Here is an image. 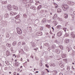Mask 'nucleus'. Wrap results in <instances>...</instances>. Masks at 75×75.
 Returning a JSON list of instances; mask_svg holds the SVG:
<instances>
[{
	"label": "nucleus",
	"mask_w": 75,
	"mask_h": 75,
	"mask_svg": "<svg viewBox=\"0 0 75 75\" xmlns=\"http://www.w3.org/2000/svg\"><path fill=\"white\" fill-rule=\"evenodd\" d=\"M62 8L64 11H66L69 8V6L67 4H63L62 6Z\"/></svg>",
	"instance_id": "nucleus-1"
},
{
	"label": "nucleus",
	"mask_w": 75,
	"mask_h": 75,
	"mask_svg": "<svg viewBox=\"0 0 75 75\" xmlns=\"http://www.w3.org/2000/svg\"><path fill=\"white\" fill-rule=\"evenodd\" d=\"M16 29L17 30V33L18 34H22V30L21 29L18 28H16Z\"/></svg>",
	"instance_id": "nucleus-2"
},
{
	"label": "nucleus",
	"mask_w": 75,
	"mask_h": 75,
	"mask_svg": "<svg viewBox=\"0 0 75 75\" xmlns=\"http://www.w3.org/2000/svg\"><path fill=\"white\" fill-rule=\"evenodd\" d=\"M59 66H60L61 68H64V63L63 62L60 61L59 62Z\"/></svg>",
	"instance_id": "nucleus-3"
},
{
	"label": "nucleus",
	"mask_w": 75,
	"mask_h": 75,
	"mask_svg": "<svg viewBox=\"0 0 75 75\" xmlns=\"http://www.w3.org/2000/svg\"><path fill=\"white\" fill-rule=\"evenodd\" d=\"M36 35L38 36H41L42 35V33L41 32H38L36 33Z\"/></svg>",
	"instance_id": "nucleus-4"
},
{
	"label": "nucleus",
	"mask_w": 75,
	"mask_h": 75,
	"mask_svg": "<svg viewBox=\"0 0 75 75\" xmlns=\"http://www.w3.org/2000/svg\"><path fill=\"white\" fill-rule=\"evenodd\" d=\"M57 14L56 13L54 14L52 17L53 20H56L57 18Z\"/></svg>",
	"instance_id": "nucleus-5"
},
{
	"label": "nucleus",
	"mask_w": 75,
	"mask_h": 75,
	"mask_svg": "<svg viewBox=\"0 0 75 75\" xmlns=\"http://www.w3.org/2000/svg\"><path fill=\"white\" fill-rule=\"evenodd\" d=\"M15 22L17 24L18 23H20L21 22V21L20 19H17L15 20Z\"/></svg>",
	"instance_id": "nucleus-6"
},
{
	"label": "nucleus",
	"mask_w": 75,
	"mask_h": 75,
	"mask_svg": "<svg viewBox=\"0 0 75 75\" xmlns=\"http://www.w3.org/2000/svg\"><path fill=\"white\" fill-rule=\"evenodd\" d=\"M10 14L11 16H15V15H16L17 13L16 12H11Z\"/></svg>",
	"instance_id": "nucleus-7"
},
{
	"label": "nucleus",
	"mask_w": 75,
	"mask_h": 75,
	"mask_svg": "<svg viewBox=\"0 0 75 75\" xmlns=\"http://www.w3.org/2000/svg\"><path fill=\"white\" fill-rule=\"evenodd\" d=\"M62 33H61V32H59L57 34V35L58 37H60L62 35Z\"/></svg>",
	"instance_id": "nucleus-8"
},
{
	"label": "nucleus",
	"mask_w": 75,
	"mask_h": 75,
	"mask_svg": "<svg viewBox=\"0 0 75 75\" xmlns=\"http://www.w3.org/2000/svg\"><path fill=\"white\" fill-rule=\"evenodd\" d=\"M71 36L72 37V38H75V34H74V32H72L71 33Z\"/></svg>",
	"instance_id": "nucleus-9"
},
{
	"label": "nucleus",
	"mask_w": 75,
	"mask_h": 75,
	"mask_svg": "<svg viewBox=\"0 0 75 75\" xmlns=\"http://www.w3.org/2000/svg\"><path fill=\"white\" fill-rule=\"evenodd\" d=\"M7 8H8L9 9V10H11L12 6L11 5H8L7 6Z\"/></svg>",
	"instance_id": "nucleus-10"
},
{
	"label": "nucleus",
	"mask_w": 75,
	"mask_h": 75,
	"mask_svg": "<svg viewBox=\"0 0 75 75\" xmlns=\"http://www.w3.org/2000/svg\"><path fill=\"white\" fill-rule=\"evenodd\" d=\"M9 16V15H8V14L6 13L5 14L4 16V17L5 18H8V16Z\"/></svg>",
	"instance_id": "nucleus-11"
},
{
	"label": "nucleus",
	"mask_w": 75,
	"mask_h": 75,
	"mask_svg": "<svg viewBox=\"0 0 75 75\" xmlns=\"http://www.w3.org/2000/svg\"><path fill=\"white\" fill-rule=\"evenodd\" d=\"M6 54L7 56H8L9 55H10V52H9V51H8V50L6 51Z\"/></svg>",
	"instance_id": "nucleus-12"
},
{
	"label": "nucleus",
	"mask_w": 75,
	"mask_h": 75,
	"mask_svg": "<svg viewBox=\"0 0 75 75\" xmlns=\"http://www.w3.org/2000/svg\"><path fill=\"white\" fill-rule=\"evenodd\" d=\"M13 7L14 8V10H18L17 7L15 6V5H14L13 6Z\"/></svg>",
	"instance_id": "nucleus-13"
},
{
	"label": "nucleus",
	"mask_w": 75,
	"mask_h": 75,
	"mask_svg": "<svg viewBox=\"0 0 75 75\" xmlns=\"http://www.w3.org/2000/svg\"><path fill=\"white\" fill-rule=\"evenodd\" d=\"M64 42L65 43H69V39H66L64 40Z\"/></svg>",
	"instance_id": "nucleus-14"
},
{
	"label": "nucleus",
	"mask_w": 75,
	"mask_h": 75,
	"mask_svg": "<svg viewBox=\"0 0 75 75\" xmlns=\"http://www.w3.org/2000/svg\"><path fill=\"white\" fill-rule=\"evenodd\" d=\"M27 29L28 30H30V31H31L32 30V28L31 26H28L27 28Z\"/></svg>",
	"instance_id": "nucleus-15"
},
{
	"label": "nucleus",
	"mask_w": 75,
	"mask_h": 75,
	"mask_svg": "<svg viewBox=\"0 0 75 75\" xmlns=\"http://www.w3.org/2000/svg\"><path fill=\"white\" fill-rule=\"evenodd\" d=\"M15 65L16 67H17L19 65V63L18 62H16L15 63Z\"/></svg>",
	"instance_id": "nucleus-16"
},
{
	"label": "nucleus",
	"mask_w": 75,
	"mask_h": 75,
	"mask_svg": "<svg viewBox=\"0 0 75 75\" xmlns=\"http://www.w3.org/2000/svg\"><path fill=\"white\" fill-rule=\"evenodd\" d=\"M68 15L67 14H64V17L65 18H68Z\"/></svg>",
	"instance_id": "nucleus-17"
},
{
	"label": "nucleus",
	"mask_w": 75,
	"mask_h": 75,
	"mask_svg": "<svg viewBox=\"0 0 75 75\" xmlns=\"http://www.w3.org/2000/svg\"><path fill=\"white\" fill-rule=\"evenodd\" d=\"M50 65L51 67H55V64L54 63H52Z\"/></svg>",
	"instance_id": "nucleus-18"
},
{
	"label": "nucleus",
	"mask_w": 75,
	"mask_h": 75,
	"mask_svg": "<svg viewBox=\"0 0 75 75\" xmlns=\"http://www.w3.org/2000/svg\"><path fill=\"white\" fill-rule=\"evenodd\" d=\"M57 13H61V9L60 8H58L57 10Z\"/></svg>",
	"instance_id": "nucleus-19"
},
{
	"label": "nucleus",
	"mask_w": 75,
	"mask_h": 75,
	"mask_svg": "<svg viewBox=\"0 0 75 75\" xmlns=\"http://www.w3.org/2000/svg\"><path fill=\"white\" fill-rule=\"evenodd\" d=\"M42 21V23H46V21H47V19L45 18L43 19Z\"/></svg>",
	"instance_id": "nucleus-20"
},
{
	"label": "nucleus",
	"mask_w": 75,
	"mask_h": 75,
	"mask_svg": "<svg viewBox=\"0 0 75 75\" xmlns=\"http://www.w3.org/2000/svg\"><path fill=\"white\" fill-rule=\"evenodd\" d=\"M11 45L9 43H7L6 44V46H7L8 47H11Z\"/></svg>",
	"instance_id": "nucleus-21"
},
{
	"label": "nucleus",
	"mask_w": 75,
	"mask_h": 75,
	"mask_svg": "<svg viewBox=\"0 0 75 75\" xmlns=\"http://www.w3.org/2000/svg\"><path fill=\"white\" fill-rule=\"evenodd\" d=\"M53 23L54 24V25H57V22L56 21H53Z\"/></svg>",
	"instance_id": "nucleus-22"
},
{
	"label": "nucleus",
	"mask_w": 75,
	"mask_h": 75,
	"mask_svg": "<svg viewBox=\"0 0 75 75\" xmlns=\"http://www.w3.org/2000/svg\"><path fill=\"white\" fill-rule=\"evenodd\" d=\"M46 27L48 28H51V25H46Z\"/></svg>",
	"instance_id": "nucleus-23"
},
{
	"label": "nucleus",
	"mask_w": 75,
	"mask_h": 75,
	"mask_svg": "<svg viewBox=\"0 0 75 75\" xmlns=\"http://www.w3.org/2000/svg\"><path fill=\"white\" fill-rule=\"evenodd\" d=\"M2 4H6L7 3V0L4 1L2 2Z\"/></svg>",
	"instance_id": "nucleus-24"
},
{
	"label": "nucleus",
	"mask_w": 75,
	"mask_h": 75,
	"mask_svg": "<svg viewBox=\"0 0 75 75\" xmlns=\"http://www.w3.org/2000/svg\"><path fill=\"white\" fill-rule=\"evenodd\" d=\"M64 37H69V34H67V33H65L64 35Z\"/></svg>",
	"instance_id": "nucleus-25"
},
{
	"label": "nucleus",
	"mask_w": 75,
	"mask_h": 75,
	"mask_svg": "<svg viewBox=\"0 0 75 75\" xmlns=\"http://www.w3.org/2000/svg\"><path fill=\"white\" fill-rule=\"evenodd\" d=\"M61 27V25H58L57 27V29H60V28Z\"/></svg>",
	"instance_id": "nucleus-26"
},
{
	"label": "nucleus",
	"mask_w": 75,
	"mask_h": 75,
	"mask_svg": "<svg viewBox=\"0 0 75 75\" xmlns=\"http://www.w3.org/2000/svg\"><path fill=\"white\" fill-rule=\"evenodd\" d=\"M27 0H23L22 1L24 4H25V3H27Z\"/></svg>",
	"instance_id": "nucleus-27"
},
{
	"label": "nucleus",
	"mask_w": 75,
	"mask_h": 75,
	"mask_svg": "<svg viewBox=\"0 0 75 75\" xmlns=\"http://www.w3.org/2000/svg\"><path fill=\"white\" fill-rule=\"evenodd\" d=\"M13 45L14 46H15L16 45V41H14L13 43Z\"/></svg>",
	"instance_id": "nucleus-28"
},
{
	"label": "nucleus",
	"mask_w": 75,
	"mask_h": 75,
	"mask_svg": "<svg viewBox=\"0 0 75 75\" xmlns=\"http://www.w3.org/2000/svg\"><path fill=\"white\" fill-rule=\"evenodd\" d=\"M45 46L47 47H49L50 46V44L48 43H46L45 44Z\"/></svg>",
	"instance_id": "nucleus-29"
},
{
	"label": "nucleus",
	"mask_w": 75,
	"mask_h": 75,
	"mask_svg": "<svg viewBox=\"0 0 75 75\" xmlns=\"http://www.w3.org/2000/svg\"><path fill=\"white\" fill-rule=\"evenodd\" d=\"M30 8L31 9H32L33 10H36V8H35V7H30Z\"/></svg>",
	"instance_id": "nucleus-30"
},
{
	"label": "nucleus",
	"mask_w": 75,
	"mask_h": 75,
	"mask_svg": "<svg viewBox=\"0 0 75 75\" xmlns=\"http://www.w3.org/2000/svg\"><path fill=\"white\" fill-rule=\"evenodd\" d=\"M42 7V5H40L38 7V10H39V9H40V8H41Z\"/></svg>",
	"instance_id": "nucleus-31"
},
{
	"label": "nucleus",
	"mask_w": 75,
	"mask_h": 75,
	"mask_svg": "<svg viewBox=\"0 0 75 75\" xmlns=\"http://www.w3.org/2000/svg\"><path fill=\"white\" fill-rule=\"evenodd\" d=\"M70 4H71V5H74V2H72V1H70Z\"/></svg>",
	"instance_id": "nucleus-32"
},
{
	"label": "nucleus",
	"mask_w": 75,
	"mask_h": 75,
	"mask_svg": "<svg viewBox=\"0 0 75 75\" xmlns=\"http://www.w3.org/2000/svg\"><path fill=\"white\" fill-rule=\"evenodd\" d=\"M30 3V2H27V7H29V6H30V5L29 4Z\"/></svg>",
	"instance_id": "nucleus-33"
},
{
	"label": "nucleus",
	"mask_w": 75,
	"mask_h": 75,
	"mask_svg": "<svg viewBox=\"0 0 75 75\" xmlns=\"http://www.w3.org/2000/svg\"><path fill=\"white\" fill-rule=\"evenodd\" d=\"M45 11L44 10H42L40 11V12L41 13H44Z\"/></svg>",
	"instance_id": "nucleus-34"
},
{
	"label": "nucleus",
	"mask_w": 75,
	"mask_h": 75,
	"mask_svg": "<svg viewBox=\"0 0 75 75\" xmlns=\"http://www.w3.org/2000/svg\"><path fill=\"white\" fill-rule=\"evenodd\" d=\"M5 63H6L7 65H8L9 64V62H8V61H5Z\"/></svg>",
	"instance_id": "nucleus-35"
},
{
	"label": "nucleus",
	"mask_w": 75,
	"mask_h": 75,
	"mask_svg": "<svg viewBox=\"0 0 75 75\" xmlns=\"http://www.w3.org/2000/svg\"><path fill=\"white\" fill-rule=\"evenodd\" d=\"M54 4V6H55V8H57V7H58V5H57V4Z\"/></svg>",
	"instance_id": "nucleus-36"
},
{
	"label": "nucleus",
	"mask_w": 75,
	"mask_h": 75,
	"mask_svg": "<svg viewBox=\"0 0 75 75\" xmlns=\"http://www.w3.org/2000/svg\"><path fill=\"white\" fill-rule=\"evenodd\" d=\"M59 47L61 49V50H63V49H64V48H63V46L62 45H60Z\"/></svg>",
	"instance_id": "nucleus-37"
},
{
	"label": "nucleus",
	"mask_w": 75,
	"mask_h": 75,
	"mask_svg": "<svg viewBox=\"0 0 75 75\" xmlns=\"http://www.w3.org/2000/svg\"><path fill=\"white\" fill-rule=\"evenodd\" d=\"M20 18V16H19V15H18L15 17V18H16H16Z\"/></svg>",
	"instance_id": "nucleus-38"
},
{
	"label": "nucleus",
	"mask_w": 75,
	"mask_h": 75,
	"mask_svg": "<svg viewBox=\"0 0 75 75\" xmlns=\"http://www.w3.org/2000/svg\"><path fill=\"white\" fill-rule=\"evenodd\" d=\"M22 45H25V42H23L22 43Z\"/></svg>",
	"instance_id": "nucleus-39"
},
{
	"label": "nucleus",
	"mask_w": 75,
	"mask_h": 75,
	"mask_svg": "<svg viewBox=\"0 0 75 75\" xmlns=\"http://www.w3.org/2000/svg\"><path fill=\"white\" fill-rule=\"evenodd\" d=\"M45 67H46L47 68H49V65L48 64H45Z\"/></svg>",
	"instance_id": "nucleus-40"
},
{
	"label": "nucleus",
	"mask_w": 75,
	"mask_h": 75,
	"mask_svg": "<svg viewBox=\"0 0 75 75\" xmlns=\"http://www.w3.org/2000/svg\"><path fill=\"white\" fill-rule=\"evenodd\" d=\"M63 30H64L65 32H66V31H67V28H63Z\"/></svg>",
	"instance_id": "nucleus-41"
},
{
	"label": "nucleus",
	"mask_w": 75,
	"mask_h": 75,
	"mask_svg": "<svg viewBox=\"0 0 75 75\" xmlns=\"http://www.w3.org/2000/svg\"><path fill=\"white\" fill-rule=\"evenodd\" d=\"M51 48H52V49L53 50V49H54V48H55V47H54V46L52 45L51 47Z\"/></svg>",
	"instance_id": "nucleus-42"
},
{
	"label": "nucleus",
	"mask_w": 75,
	"mask_h": 75,
	"mask_svg": "<svg viewBox=\"0 0 75 75\" xmlns=\"http://www.w3.org/2000/svg\"><path fill=\"white\" fill-rule=\"evenodd\" d=\"M43 30V27H40V30L41 31H42V30Z\"/></svg>",
	"instance_id": "nucleus-43"
},
{
	"label": "nucleus",
	"mask_w": 75,
	"mask_h": 75,
	"mask_svg": "<svg viewBox=\"0 0 75 75\" xmlns=\"http://www.w3.org/2000/svg\"><path fill=\"white\" fill-rule=\"evenodd\" d=\"M45 70L46 71H47V72H50V71H49L48 69H45Z\"/></svg>",
	"instance_id": "nucleus-44"
},
{
	"label": "nucleus",
	"mask_w": 75,
	"mask_h": 75,
	"mask_svg": "<svg viewBox=\"0 0 75 75\" xmlns=\"http://www.w3.org/2000/svg\"><path fill=\"white\" fill-rule=\"evenodd\" d=\"M67 70H69V69H70V67H67Z\"/></svg>",
	"instance_id": "nucleus-45"
},
{
	"label": "nucleus",
	"mask_w": 75,
	"mask_h": 75,
	"mask_svg": "<svg viewBox=\"0 0 75 75\" xmlns=\"http://www.w3.org/2000/svg\"><path fill=\"white\" fill-rule=\"evenodd\" d=\"M16 72H14L13 73V75H16Z\"/></svg>",
	"instance_id": "nucleus-46"
},
{
	"label": "nucleus",
	"mask_w": 75,
	"mask_h": 75,
	"mask_svg": "<svg viewBox=\"0 0 75 75\" xmlns=\"http://www.w3.org/2000/svg\"><path fill=\"white\" fill-rule=\"evenodd\" d=\"M44 74H45V73L44 72H43V71L42 72V75H43Z\"/></svg>",
	"instance_id": "nucleus-47"
},
{
	"label": "nucleus",
	"mask_w": 75,
	"mask_h": 75,
	"mask_svg": "<svg viewBox=\"0 0 75 75\" xmlns=\"http://www.w3.org/2000/svg\"><path fill=\"white\" fill-rule=\"evenodd\" d=\"M68 52H69V51H71V49L70 48H69L68 49Z\"/></svg>",
	"instance_id": "nucleus-48"
},
{
	"label": "nucleus",
	"mask_w": 75,
	"mask_h": 75,
	"mask_svg": "<svg viewBox=\"0 0 75 75\" xmlns=\"http://www.w3.org/2000/svg\"><path fill=\"white\" fill-rule=\"evenodd\" d=\"M2 20V18L1 16L0 15V20Z\"/></svg>",
	"instance_id": "nucleus-49"
},
{
	"label": "nucleus",
	"mask_w": 75,
	"mask_h": 75,
	"mask_svg": "<svg viewBox=\"0 0 75 75\" xmlns=\"http://www.w3.org/2000/svg\"><path fill=\"white\" fill-rule=\"evenodd\" d=\"M59 75H63V74H62V73H60Z\"/></svg>",
	"instance_id": "nucleus-50"
},
{
	"label": "nucleus",
	"mask_w": 75,
	"mask_h": 75,
	"mask_svg": "<svg viewBox=\"0 0 75 75\" xmlns=\"http://www.w3.org/2000/svg\"><path fill=\"white\" fill-rule=\"evenodd\" d=\"M52 29L53 31L54 30V28H53V27H52Z\"/></svg>",
	"instance_id": "nucleus-51"
},
{
	"label": "nucleus",
	"mask_w": 75,
	"mask_h": 75,
	"mask_svg": "<svg viewBox=\"0 0 75 75\" xmlns=\"http://www.w3.org/2000/svg\"><path fill=\"white\" fill-rule=\"evenodd\" d=\"M40 48V49L41 50V49H42V46H41Z\"/></svg>",
	"instance_id": "nucleus-52"
},
{
	"label": "nucleus",
	"mask_w": 75,
	"mask_h": 75,
	"mask_svg": "<svg viewBox=\"0 0 75 75\" xmlns=\"http://www.w3.org/2000/svg\"><path fill=\"white\" fill-rule=\"evenodd\" d=\"M34 50L35 51H37V49L36 48H34Z\"/></svg>",
	"instance_id": "nucleus-53"
},
{
	"label": "nucleus",
	"mask_w": 75,
	"mask_h": 75,
	"mask_svg": "<svg viewBox=\"0 0 75 75\" xmlns=\"http://www.w3.org/2000/svg\"><path fill=\"white\" fill-rule=\"evenodd\" d=\"M27 61L28 62H30V60H29V59H27Z\"/></svg>",
	"instance_id": "nucleus-54"
},
{
	"label": "nucleus",
	"mask_w": 75,
	"mask_h": 75,
	"mask_svg": "<svg viewBox=\"0 0 75 75\" xmlns=\"http://www.w3.org/2000/svg\"><path fill=\"white\" fill-rule=\"evenodd\" d=\"M13 51H14L13 50H11V52H12V53L13 52Z\"/></svg>",
	"instance_id": "nucleus-55"
},
{
	"label": "nucleus",
	"mask_w": 75,
	"mask_h": 75,
	"mask_svg": "<svg viewBox=\"0 0 75 75\" xmlns=\"http://www.w3.org/2000/svg\"><path fill=\"white\" fill-rule=\"evenodd\" d=\"M18 71H20V69H18L17 70Z\"/></svg>",
	"instance_id": "nucleus-56"
},
{
	"label": "nucleus",
	"mask_w": 75,
	"mask_h": 75,
	"mask_svg": "<svg viewBox=\"0 0 75 75\" xmlns=\"http://www.w3.org/2000/svg\"><path fill=\"white\" fill-rule=\"evenodd\" d=\"M45 11V13H46V12L47 13V11L46 10Z\"/></svg>",
	"instance_id": "nucleus-57"
},
{
	"label": "nucleus",
	"mask_w": 75,
	"mask_h": 75,
	"mask_svg": "<svg viewBox=\"0 0 75 75\" xmlns=\"http://www.w3.org/2000/svg\"><path fill=\"white\" fill-rule=\"evenodd\" d=\"M21 61H23V58H21Z\"/></svg>",
	"instance_id": "nucleus-58"
},
{
	"label": "nucleus",
	"mask_w": 75,
	"mask_h": 75,
	"mask_svg": "<svg viewBox=\"0 0 75 75\" xmlns=\"http://www.w3.org/2000/svg\"><path fill=\"white\" fill-rule=\"evenodd\" d=\"M11 50H13V47H11Z\"/></svg>",
	"instance_id": "nucleus-59"
},
{
	"label": "nucleus",
	"mask_w": 75,
	"mask_h": 75,
	"mask_svg": "<svg viewBox=\"0 0 75 75\" xmlns=\"http://www.w3.org/2000/svg\"><path fill=\"white\" fill-rule=\"evenodd\" d=\"M23 68V66H21L20 67V68Z\"/></svg>",
	"instance_id": "nucleus-60"
},
{
	"label": "nucleus",
	"mask_w": 75,
	"mask_h": 75,
	"mask_svg": "<svg viewBox=\"0 0 75 75\" xmlns=\"http://www.w3.org/2000/svg\"><path fill=\"white\" fill-rule=\"evenodd\" d=\"M17 59H16L15 60V62H17Z\"/></svg>",
	"instance_id": "nucleus-61"
},
{
	"label": "nucleus",
	"mask_w": 75,
	"mask_h": 75,
	"mask_svg": "<svg viewBox=\"0 0 75 75\" xmlns=\"http://www.w3.org/2000/svg\"><path fill=\"white\" fill-rule=\"evenodd\" d=\"M9 74H11V72H9Z\"/></svg>",
	"instance_id": "nucleus-62"
},
{
	"label": "nucleus",
	"mask_w": 75,
	"mask_h": 75,
	"mask_svg": "<svg viewBox=\"0 0 75 75\" xmlns=\"http://www.w3.org/2000/svg\"><path fill=\"white\" fill-rule=\"evenodd\" d=\"M35 73H38V71H36V72H35Z\"/></svg>",
	"instance_id": "nucleus-63"
},
{
	"label": "nucleus",
	"mask_w": 75,
	"mask_h": 75,
	"mask_svg": "<svg viewBox=\"0 0 75 75\" xmlns=\"http://www.w3.org/2000/svg\"><path fill=\"white\" fill-rule=\"evenodd\" d=\"M74 14H75V11H74Z\"/></svg>",
	"instance_id": "nucleus-64"
}]
</instances>
